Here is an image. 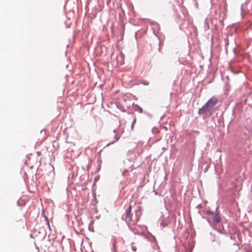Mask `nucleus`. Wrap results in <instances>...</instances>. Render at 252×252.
I'll return each instance as SVG.
<instances>
[{
	"mask_svg": "<svg viewBox=\"0 0 252 252\" xmlns=\"http://www.w3.org/2000/svg\"><path fill=\"white\" fill-rule=\"evenodd\" d=\"M233 246L236 247V249L235 250V252H237V251L240 249L239 246L237 244L234 243Z\"/></svg>",
	"mask_w": 252,
	"mask_h": 252,
	"instance_id": "423d86ee",
	"label": "nucleus"
},
{
	"mask_svg": "<svg viewBox=\"0 0 252 252\" xmlns=\"http://www.w3.org/2000/svg\"><path fill=\"white\" fill-rule=\"evenodd\" d=\"M224 94H227L229 90V83H226L225 86L223 87Z\"/></svg>",
	"mask_w": 252,
	"mask_h": 252,
	"instance_id": "20e7f679",
	"label": "nucleus"
},
{
	"mask_svg": "<svg viewBox=\"0 0 252 252\" xmlns=\"http://www.w3.org/2000/svg\"><path fill=\"white\" fill-rule=\"evenodd\" d=\"M215 221L217 223L219 222V221H220V219H219V218H215Z\"/></svg>",
	"mask_w": 252,
	"mask_h": 252,
	"instance_id": "6e6552de",
	"label": "nucleus"
},
{
	"mask_svg": "<svg viewBox=\"0 0 252 252\" xmlns=\"http://www.w3.org/2000/svg\"><path fill=\"white\" fill-rule=\"evenodd\" d=\"M110 136L111 137H114V139L112 140L111 144H113V143L117 141L120 138V137L116 134L115 131H114Z\"/></svg>",
	"mask_w": 252,
	"mask_h": 252,
	"instance_id": "7ed1b4c3",
	"label": "nucleus"
},
{
	"mask_svg": "<svg viewBox=\"0 0 252 252\" xmlns=\"http://www.w3.org/2000/svg\"><path fill=\"white\" fill-rule=\"evenodd\" d=\"M219 102V99L216 97L211 98L203 106L198 110L199 115L209 112L210 114L215 110V106Z\"/></svg>",
	"mask_w": 252,
	"mask_h": 252,
	"instance_id": "f257e3e1",
	"label": "nucleus"
},
{
	"mask_svg": "<svg viewBox=\"0 0 252 252\" xmlns=\"http://www.w3.org/2000/svg\"><path fill=\"white\" fill-rule=\"evenodd\" d=\"M224 41L225 53L227 54V49L226 46L229 44L228 40L227 39V38H224Z\"/></svg>",
	"mask_w": 252,
	"mask_h": 252,
	"instance_id": "39448f33",
	"label": "nucleus"
},
{
	"mask_svg": "<svg viewBox=\"0 0 252 252\" xmlns=\"http://www.w3.org/2000/svg\"><path fill=\"white\" fill-rule=\"evenodd\" d=\"M224 1H225V0H221V3L222 2L223 3V4H224V9H223V11L225 12V10H226V3H225V2Z\"/></svg>",
	"mask_w": 252,
	"mask_h": 252,
	"instance_id": "0eeeda50",
	"label": "nucleus"
},
{
	"mask_svg": "<svg viewBox=\"0 0 252 252\" xmlns=\"http://www.w3.org/2000/svg\"><path fill=\"white\" fill-rule=\"evenodd\" d=\"M131 208L132 206L129 205L126 212L125 220L128 224H130L132 221V214L131 213Z\"/></svg>",
	"mask_w": 252,
	"mask_h": 252,
	"instance_id": "f03ea898",
	"label": "nucleus"
},
{
	"mask_svg": "<svg viewBox=\"0 0 252 252\" xmlns=\"http://www.w3.org/2000/svg\"><path fill=\"white\" fill-rule=\"evenodd\" d=\"M226 78H227V79H228V76H226Z\"/></svg>",
	"mask_w": 252,
	"mask_h": 252,
	"instance_id": "1a4fd4ad",
	"label": "nucleus"
}]
</instances>
